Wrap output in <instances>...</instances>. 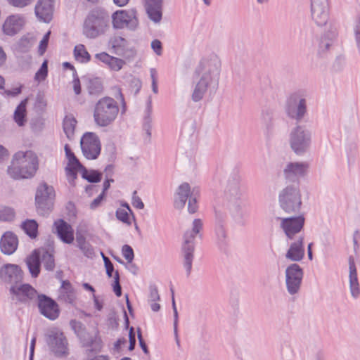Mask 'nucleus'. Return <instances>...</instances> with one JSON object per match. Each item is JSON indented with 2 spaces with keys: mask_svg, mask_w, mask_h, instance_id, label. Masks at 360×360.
Masks as SVG:
<instances>
[{
  "mask_svg": "<svg viewBox=\"0 0 360 360\" xmlns=\"http://www.w3.org/2000/svg\"><path fill=\"white\" fill-rule=\"evenodd\" d=\"M221 63L216 55L202 58L195 70L198 81L193 82L191 99L193 102L201 101L206 92L214 94L219 87Z\"/></svg>",
  "mask_w": 360,
  "mask_h": 360,
  "instance_id": "1",
  "label": "nucleus"
},
{
  "mask_svg": "<svg viewBox=\"0 0 360 360\" xmlns=\"http://www.w3.org/2000/svg\"><path fill=\"white\" fill-rule=\"evenodd\" d=\"M38 167V158L33 151H18L13 156L7 172L14 179H27L34 175Z\"/></svg>",
  "mask_w": 360,
  "mask_h": 360,
  "instance_id": "2",
  "label": "nucleus"
},
{
  "mask_svg": "<svg viewBox=\"0 0 360 360\" xmlns=\"http://www.w3.org/2000/svg\"><path fill=\"white\" fill-rule=\"evenodd\" d=\"M119 112L117 102L110 97L101 98L95 105L94 119L99 127H107L112 123Z\"/></svg>",
  "mask_w": 360,
  "mask_h": 360,
  "instance_id": "3",
  "label": "nucleus"
},
{
  "mask_svg": "<svg viewBox=\"0 0 360 360\" xmlns=\"http://www.w3.org/2000/svg\"><path fill=\"white\" fill-rule=\"evenodd\" d=\"M278 202L285 214L299 212L302 205V195L298 184H291L283 188L279 193Z\"/></svg>",
  "mask_w": 360,
  "mask_h": 360,
  "instance_id": "4",
  "label": "nucleus"
},
{
  "mask_svg": "<svg viewBox=\"0 0 360 360\" xmlns=\"http://www.w3.org/2000/svg\"><path fill=\"white\" fill-rule=\"evenodd\" d=\"M311 131L304 125H296L288 136L290 148L297 155H303L307 153L311 145Z\"/></svg>",
  "mask_w": 360,
  "mask_h": 360,
  "instance_id": "5",
  "label": "nucleus"
},
{
  "mask_svg": "<svg viewBox=\"0 0 360 360\" xmlns=\"http://www.w3.org/2000/svg\"><path fill=\"white\" fill-rule=\"evenodd\" d=\"M109 17L101 11H91L84 20L83 34L89 39H95L104 34L108 27Z\"/></svg>",
  "mask_w": 360,
  "mask_h": 360,
  "instance_id": "6",
  "label": "nucleus"
},
{
  "mask_svg": "<svg viewBox=\"0 0 360 360\" xmlns=\"http://www.w3.org/2000/svg\"><path fill=\"white\" fill-rule=\"evenodd\" d=\"M202 228V222L201 219H195L193 221L192 231H187L184 235L181 250L184 255V266L186 269L187 276L190 275L192 269L195 249L194 238L200 233Z\"/></svg>",
  "mask_w": 360,
  "mask_h": 360,
  "instance_id": "7",
  "label": "nucleus"
},
{
  "mask_svg": "<svg viewBox=\"0 0 360 360\" xmlns=\"http://www.w3.org/2000/svg\"><path fill=\"white\" fill-rule=\"evenodd\" d=\"M56 194L52 186L46 183L40 184L36 191L35 205L39 214H48L53 207Z\"/></svg>",
  "mask_w": 360,
  "mask_h": 360,
  "instance_id": "8",
  "label": "nucleus"
},
{
  "mask_svg": "<svg viewBox=\"0 0 360 360\" xmlns=\"http://www.w3.org/2000/svg\"><path fill=\"white\" fill-rule=\"evenodd\" d=\"M46 342L51 352L57 357H65L69 354L68 340L58 328H52L46 333Z\"/></svg>",
  "mask_w": 360,
  "mask_h": 360,
  "instance_id": "9",
  "label": "nucleus"
},
{
  "mask_svg": "<svg viewBox=\"0 0 360 360\" xmlns=\"http://www.w3.org/2000/svg\"><path fill=\"white\" fill-rule=\"evenodd\" d=\"M274 218L278 222L279 227L284 232L287 239L291 240L300 236L305 221L303 215L289 217L281 214L276 215Z\"/></svg>",
  "mask_w": 360,
  "mask_h": 360,
  "instance_id": "10",
  "label": "nucleus"
},
{
  "mask_svg": "<svg viewBox=\"0 0 360 360\" xmlns=\"http://www.w3.org/2000/svg\"><path fill=\"white\" fill-rule=\"evenodd\" d=\"M285 112L287 116L300 122L307 114V101L300 94H291L285 105Z\"/></svg>",
  "mask_w": 360,
  "mask_h": 360,
  "instance_id": "11",
  "label": "nucleus"
},
{
  "mask_svg": "<svg viewBox=\"0 0 360 360\" xmlns=\"http://www.w3.org/2000/svg\"><path fill=\"white\" fill-rule=\"evenodd\" d=\"M83 155L88 160H96L101 153V144L98 136L93 132H86L80 140Z\"/></svg>",
  "mask_w": 360,
  "mask_h": 360,
  "instance_id": "12",
  "label": "nucleus"
},
{
  "mask_svg": "<svg viewBox=\"0 0 360 360\" xmlns=\"http://www.w3.org/2000/svg\"><path fill=\"white\" fill-rule=\"evenodd\" d=\"M285 285L288 292L290 295L299 292L303 278V270L297 264H291L285 271Z\"/></svg>",
  "mask_w": 360,
  "mask_h": 360,
  "instance_id": "13",
  "label": "nucleus"
},
{
  "mask_svg": "<svg viewBox=\"0 0 360 360\" xmlns=\"http://www.w3.org/2000/svg\"><path fill=\"white\" fill-rule=\"evenodd\" d=\"M112 18L113 27L116 29L127 27L134 30L139 25L136 12L134 10L117 11L113 13Z\"/></svg>",
  "mask_w": 360,
  "mask_h": 360,
  "instance_id": "14",
  "label": "nucleus"
},
{
  "mask_svg": "<svg viewBox=\"0 0 360 360\" xmlns=\"http://www.w3.org/2000/svg\"><path fill=\"white\" fill-rule=\"evenodd\" d=\"M311 12L318 26L325 25L329 18V0H311Z\"/></svg>",
  "mask_w": 360,
  "mask_h": 360,
  "instance_id": "15",
  "label": "nucleus"
},
{
  "mask_svg": "<svg viewBox=\"0 0 360 360\" xmlns=\"http://www.w3.org/2000/svg\"><path fill=\"white\" fill-rule=\"evenodd\" d=\"M240 181V178L237 174L228 179L224 188V200L226 204L242 201Z\"/></svg>",
  "mask_w": 360,
  "mask_h": 360,
  "instance_id": "16",
  "label": "nucleus"
},
{
  "mask_svg": "<svg viewBox=\"0 0 360 360\" xmlns=\"http://www.w3.org/2000/svg\"><path fill=\"white\" fill-rule=\"evenodd\" d=\"M309 168V165L307 162H290L283 168V176L287 180L298 181L307 174Z\"/></svg>",
  "mask_w": 360,
  "mask_h": 360,
  "instance_id": "17",
  "label": "nucleus"
},
{
  "mask_svg": "<svg viewBox=\"0 0 360 360\" xmlns=\"http://www.w3.org/2000/svg\"><path fill=\"white\" fill-rule=\"evenodd\" d=\"M12 300L16 302H27L38 297L37 290L29 284H15L10 288Z\"/></svg>",
  "mask_w": 360,
  "mask_h": 360,
  "instance_id": "18",
  "label": "nucleus"
},
{
  "mask_svg": "<svg viewBox=\"0 0 360 360\" xmlns=\"http://www.w3.org/2000/svg\"><path fill=\"white\" fill-rule=\"evenodd\" d=\"M110 44L113 53L123 57L124 59H132L136 55V51L129 46L127 39L120 36H115L110 39Z\"/></svg>",
  "mask_w": 360,
  "mask_h": 360,
  "instance_id": "19",
  "label": "nucleus"
},
{
  "mask_svg": "<svg viewBox=\"0 0 360 360\" xmlns=\"http://www.w3.org/2000/svg\"><path fill=\"white\" fill-rule=\"evenodd\" d=\"M38 307L40 313L50 320H55L59 316L57 303L44 295H38Z\"/></svg>",
  "mask_w": 360,
  "mask_h": 360,
  "instance_id": "20",
  "label": "nucleus"
},
{
  "mask_svg": "<svg viewBox=\"0 0 360 360\" xmlns=\"http://www.w3.org/2000/svg\"><path fill=\"white\" fill-rule=\"evenodd\" d=\"M0 278L6 283L15 285L22 281V272L18 265L6 264L0 269Z\"/></svg>",
  "mask_w": 360,
  "mask_h": 360,
  "instance_id": "21",
  "label": "nucleus"
},
{
  "mask_svg": "<svg viewBox=\"0 0 360 360\" xmlns=\"http://www.w3.org/2000/svg\"><path fill=\"white\" fill-rule=\"evenodd\" d=\"M25 23V18L22 15H9L3 24V32L6 35L13 36L22 30Z\"/></svg>",
  "mask_w": 360,
  "mask_h": 360,
  "instance_id": "22",
  "label": "nucleus"
},
{
  "mask_svg": "<svg viewBox=\"0 0 360 360\" xmlns=\"http://www.w3.org/2000/svg\"><path fill=\"white\" fill-rule=\"evenodd\" d=\"M304 237L298 236L292 241L285 253V258L292 262H300L304 257Z\"/></svg>",
  "mask_w": 360,
  "mask_h": 360,
  "instance_id": "23",
  "label": "nucleus"
},
{
  "mask_svg": "<svg viewBox=\"0 0 360 360\" xmlns=\"http://www.w3.org/2000/svg\"><path fill=\"white\" fill-rule=\"evenodd\" d=\"M53 0H39L35 6V14L38 19L49 22L53 18Z\"/></svg>",
  "mask_w": 360,
  "mask_h": 360,
  "instance_id": "24",
  "label": "nucleus"
},
{
  "mask_svg": "<svg viewBox=\"0 0 360 360\" xmlns=\"http://www.w3.org/2000/svg\"><path fill=\"white\" fill-rule=\"evenodd\" d=\"M349 287L352 297L355 299L359 297L360 295V285L354 259L352 256L349 257Z\"/></svg>",
  "mask_w": 360,
  "mask_h": 360,
  "instance_id": "25",
  "label": "nucleus"
},
{
  "mask_svg": "<svg viewBox=\"0 0 360 360\" xmlns=\"http://www.w3.org/2000/svg\"><path fill=\"white\" fill-rule=\"evenodd\" d=\"M148 18L155 23L162 20V0H143Z\"/></svg>",
  "mask_w": 360,
  "mask_h": 360,
  "instance_id": "26",
  "label": "nucleus"
},
{
  "mask_svg": "<svg viewBox=\"0 0 360 360\" xmlns=\"http://www.w3.org/2000/svg\"><path fill=\"white\" fill-rule=\"evenodd\" d=\"M234 222L238 225H244L247 217L243 209V201L225 204Z\"/></svg>",
  "mask_w": 360,
  "mask_h": 360,
  "instance_id": "27",
  "label": "nucleus"
},
{
  "mask_svg": "<svg viewBox=\"0 0 360 360\" xmlns=\"http://www.w3.org/2000/svg\"><path fill=\"white\" fill-rule=\"evenodd\" d=\"M18 245V238L12 232H6L2 236L0 240V249L4 254L8 255L13 254L17 250Z\"/></svg>",
  "mask_w": 360,
  "mask_h": 360,
  "instance_id": "28",
  "label": "nucleus"
},
{
  "mask_svg": "<svg viewBox=\"0 0 360 360\" xmlns=\"http://www.w3.org/2000/svg\"><path fill=\"white\" fill-rule=\"evenodd\" d=\"M56 233L60 239L67 244H70L74 240L73 229L72 226L63 219H59L54 223Z\"/></svg>",
  "mask_w": 360,
  "mask_h": 360,
  "instance_id": "29",
  "label": "nucleus"
},
{
  "mask_svg": "<svg viewBox=\"0 0 360 360\" xmlns=\"http://www.w3.org/2000/svg\"><path fill=\"white\" fill-rule=\"evenodd\" d=\"M95 58L103 63L112 71L118 72L125 65L124 59L112 56L105 52L96 53Z\"/></svg>",
  "mask_w": 360,
  "mask_h": 360,
  "instance_id": "30",
  "label": "nucleus"
},
{
  "mask_svg": "<svg viewBox=\"0 0 360 360\" xmlns=\"http://www.w3.org/2000/svg\"><path fill=\"white\" fill-rule=\"evenodd\" d=\"M336 34L333 32L324 33L319 39L317 54L321 58H324L327 56L331 46L333 44Z\"/></svg>",
  "mask_w": 360,
  "mask_h": 360,
  "instance_id": "31",
  "label": "nucleus"
},
{
  "mask_svg": "<svg viewBox=\"0 0 360 360\" xmlns=\"http://www.w3.org/2000/svg\"><path fill=\"white\" fill-rule=\"evenodd\" d=\"M191 187L188 183L181 184L176 189L174 195V207L182 209L188 197H191Z\"/></svg>",
  "mask_w": 360,
  "mask_h": 360,
  "instance_id": "32",
  "label": "nucleus"
},
{
  "mask_svg": "<svg viewBox=\"0 0 360 360\" xmlns=\"http://www.w3.org/2000/svg\"><path fill=\"white\" fill-rule=\"evenodd\" d=\"M27 266L31 276L36 278L40 273L41 259L38 255V250H34L25 260Z\"/></svg>",
  "mask_w": 360,
  "mask_h": 360,
  "instance_id": "33",
  "label": "nucleus"
},
{
  "mask_svg": "<svg viewBox=\"0 0 360 360\" xmlns=\"http://www.w3.org/2000/svg\"><path fill=\"white\" fill-rule=\"evenodd\" d=\"M37 250L41 262L43 263L44 268L48 271H53L55 267L53 248L49 247L48 249L41 248Z\"/></svg>",
  "mask_w": 360,
  "mask_h": 360,
  "instance_id": "34",
  "label": "nucleus"
},
{
  "mask_svg": "<svg viewBox=\"0 0 360 360\" xmlns=\"http://www.w3.org/2000/svg\"><path fill=\"white\" fill-rule=\"evenodd\" d=\"M59 299L68 303H72L75 300V292L69 281H63L59 290Z\"/></svg>",
  "mask_w": 360,
  "mask_h": 360,
  "instance_id": "35",
  "label": "nucleus"
},
{
  "mask_svg": "<svg viewBox=\"0 0 360 360\" xmlns=\"http://www.w3.org/2000/svg\"><path fill=\"white\" fill-rule=\"evenodd\" d=\"M76 119L71 115H66L63 120V129L66 137L72 140L75 137V131L77 126Z\"/></svg>",
  "mask_w": 360,
  "mask_h": 360,
  "instance_id": "36",
  "label": "nucleus"
},
{
  "mask_svg": "<svg viewBox=\"0 0 360 360\" xmlns=\"http://www.w3.org/2000/svg\"><path fill=\"white\" fill-rule=\"evenodd\" d=\"M27 98L24 99L20 102V103L17 106L13 118L15 122L19 127H22L25 125L27 122L26 119V105L27 103Z\"/></svg>",
  "mask_w": 360,
  "mask_h": 360,
  "instance_id": "37",
  "label": "nucleus"
},
{
  "mask_svg": "<svg viewBox=\"0 0 360 360\" xmlns=\"http://www.w3.org/2000/svg\"><path fill=\"white\" fill-rule=\"evenodd\" d=\"M20 227L31 238L37 236L38 224L35 220L27 219L21 224Z\"/></svg>",
  "mask_w": 360,
  "mask_h": 360,
  "instance_id": "38",
  "label": "nucleus"
},
{
  "mask_svg": "<svg viewBox=\"0 0 360 360\" xmlns=\"http://www.w3.org/2000/svg\"><path fill=\"white\" fill-rule=\"evenodd\" d=\"M152 100L151 97L149 96L147 101V106L145 112V116L143 120V129L146 131L148 136L151 135V123H152Z\"/></svg>",
  "mask_w": 360,
  "mask_h": 360,
  "instance_id": "39",
  "label": "nucleus"
},
{
  "mask_svg": "<svg viewBox=\"0 0 360 360\" xmlns=\"http://www.w3.org/2000/svg\"><path fill=\"white\" fill-rule=\"evenodd\" d=\"M74 56L76 60L82 63H87L91 59L90 54L88 53L83 44H78L75 46Z\"/></svg>",
  "mask_w": 360,
  "mask_h": 360,
  "instance_id": "40",
  "label": "nucleus"
},
{
  "mask_svg": "<svg viewBox=\"0 0 360 360\" xmlns=\"http://www.w3.org/2000/svg\"><path fill=\"white\" fill-rule=\"evenodd\" d=\"M150 293L148 302L150 304L151 309L153 311H158L160 309V304L157 303L160 300V295L157 287L155 285H150Z\"/></svg>",
  "mask_w": 360,
  "mask_h": 360,
  "instance_id": "41",
  "label": "nucleus"
},
{
  "mask_svg": "<svg viewBox=\"0 0 360 360\" xmlns=\"http://www.w3.org/2000/svg\"><path fill=\"white\" fill-rule=\"evenodd\" d=\"M88 91L91 95L98 96L103 92V82L100 78H94L89 80L88 84Z\"/></svg>",
  "mask_w": 360,
  "mask_h": 360,
  "instance_id": "42",
  "label": "nucleus"
},
{
  "mask_svg": "<svg viewBox=\"0 0 360 360\" xmlns=\"http://www.w3.org/2000/svg\"><path fill=\"white\" fill-rule=\"evenodd\" d=\"M352 34L358 51H360V15H357L353 22Z\"/></svg>",
  "mask_w": 360,
  "mask_h": 360,
  "instance_id": "43",
  "label": "nucleus"
},
{
  "mask_svg": "<svg viewBox=\"0 0 360 360\" xmlns=\"http://www.w3.org/2000/svg\"><path fill=\"white\" fill-rule=\"evenodd\" d=\"M82 175L84 179L91 183H97L101 181L102 174L96 170L88 171L85 167H82Z\"/></svg>",
  "mask_w": 360,
  "mask_h": 360,
  "instance_id": "44",
  "label": "nucleus"
},
{
  "mask_svg": "<svg viewBox=\"0 0 360 360\" xmlns=\"http://www.w3.org/2000/svg\"><path fill=\"white\" fill-rule=\"evenodd\" d=\"M216 240L218 245L222 247L224 245L226 238V233L222 224L217 225L215 231Z\"/></svg>",
  "mask_w": 360,
  "mask_h": 360,
  "instance_id": "45",
  "label": "nucleus"
},
{
  "mask_svg": "<svg viewBox=\"0 0 360 360\" xmlns=\"http://www.w3.org/2000/svg\"><path fill=\"white\" fill-rule=\"evenodd\" d=\"M14 217L13 210L4 206H0V220L10 221Z\"/></svg>",
  "mask_w": 360,
  "mask_h": 360,
  "instance_id": "46",
  "label": "nucleus"
},
{
  "mask_svg": "<svg viewBox=\"0 0 360 360\" xmlns=\"http://www.w3.org/2000/svg\"><path fill=\"white\" fill-rule=\"evenodd\" d=\"M48 72V66H47V61H44L39 70L36 72L34 79L39 82H41L47 76Z\"/></svg>",
  "mask_w": 360,
  "mask_h": 360,
  "instance_id": "47",
  "label": "nucleus"
},
{
  "mask_svg": "<svg viewBox=\"0 0 360 360\" xmlns=\"http://www.w3.org/2000/svg\"><path fill=\"white\" fill-rule=\"evenodd\" d=\"M116 217L117 218V219H119L120 221H121L125 224H131L129 213L126 209H124V208L117 209L116 211Z\"/></svg>",
  "mask_w": 360,
  "mask_h": 360,
  "instance_id": "48",
  "label": "nucleus"
},
{
  "mask_svg": "<svg viewBox=\"0 0 360 360\" xmlns=\"http://www.w3.org/2000/svg\"><path fill=\"white\" fill-rule=\"evenodd\" d=\"M122 252L125 259L129 263H131L134 257V251L131 247L128 245H124L122 248Z\"/></svg>",
  "mask_w": 360,
  "mask_h": 360,
  "instance_id": "49",
  "label": "nucleus"
},
{
  "mask_svg": "<svg viewBox=\"0 0 360 360\" xmlns=\"http://www.w3.org/2000/svg\"><path fill=\"white\" fill-rule=\"evenodd\" d=\"M50 34L51 31L47 32L46 34L44 36L43 39L40 41L39 46V52L41 55L44 54V53L46 51Z\"/></svg>",
  "mask_w": 360,
  "mask_h": 360,
  "instance_id": "50",
  "label": "nucleus"
},
{
  "mask_svg": "<svg viewBox=\"0 0 360 360\" xmlns=\"http://www.w3.org/2000/svg\"><path fill=\"white\" fill-rule=\"evenodd\" d=\"M131 204L137 209L142 210L144 208V204L141 199L137 195V191H134L132 194Z\"/></svg>",
  "mask_w": 360,
  "mask_h": 360,
  "instance_id": "51",
  "label": "nucleus"
},
{
  "mask_svg": "<svg viewBox=\"0 0 360 360\" xmlns=\"http://www.w3.org/2000/svg\"><path fill=\"white\" fill-rule=\"evenodd\" d=\"M114 278L113 290L117 297H120L122 295V288L120 284V276L118 271L115 272Z\"/></svg>",
  "mask_w": 360,
  "mask_h": 360,
  "instance_id": "52",
  "label": "nucleus"
},
{
  "mask_svg": "<svg viewBox=\"0 0 360 360\" xmlns=\"http://www.w3.org/2000/svg\"><path fill=\"white\" fill-rule=\"evenodd\" d=\"M84 255L88 257H92L94 255V251L92 246L87 242L79 248Z\"/></svg>",
  "mask_w": 360,
  "mask_h": 360,
  "instance_id": "53",
  "label": "nucleus"
},
{
  "mask_svg": "<svg viewBox=\"0 0 360 360\" xmlns=\"http://www.w3.org/2000/svg\"><path fill=\"white\" fill-rule=\"evenodd\" d=\"M34 0H8V3L18 8H23L30 5Z\"/></svg>",
  "mask_w": 360,
  "mask_h": 360,
  "instance_id": "54",
  "label": "nucleus"
},
{
  "mask_svg": "<svg viewBox=\"0 0 360 360\" xmlns=\"http://www.w3.org/2000/svg\"><path fill=\"white\" fill-rule=\"evenodd\" d=\"M69 167L77 168L79 171L82 170V167H84L79 161L75 155H72L71 158L68 160Z\"/></svg>",
  "mask_w": 360,
  "mask_h": 360,
  "instance_id": "55",
  "label": "nucleus"
},
{
  "mask_svg": "<svg viewBox=\"0 0 360 360\" xmlns=\"http://www.w3.org/2000/svg\"><path fill=\"white\" fill-rule=\"evenodd\" d=\"M72 86L74 91L76 95H79L81 93V85L79 79L77 77V72H73V81H72Z\"/></svg>",
  "mask_w": 360,
  "mask_h": 360,
  "instance_id": "56",
  "label": "nucleus"
},
{
  "mask_svg": "<svg viewBox=\"0 0 360 360\" xmlns=\"http://www.w3.org/2000/svg\"><path fill=\"white\" fill-rule=\"evenodd\" d=\"M151 48L158 56H160L162 54V43L160 40L154 39L153 41H152Z\"/></svg>",
  "mask_w": 360,
  "mask_h": 360,
  "instance_id": "57",
  "label": "nucleus"
},
{
  "mask_svg": "<svg viewBox=\"0 0 360 360\" xmlns=\"http://www.w3.org/2000/svg\"><path fill=\"white\" fill-rule=\"evenodd\" d=\"M77 170H79L77 168H72L69 167L65 168L66 174L70 182L73 181L77 178Z\"/></svg>",
  "mask_w": 360,
  "mask_h": 360,
  "instance_id": "58",
  "label": "nucleus"
},
{
  "mask_svg": "<svg viewBox=\"0 0 360 360\" xmlns=\"http://www.w3.org/2000/svg\"><path fill=\"white\" fill-rule=\"evenodd\" d=\"M129 349L130 351H132L135 348L136 345V338H135V333L134 332V328L131 327L129 332Z\"/></svg>",
  "mask_w": 360,
  "mask_h": 360,
  "instance_id": "59",
  "label": "nucleus"
},
{
  "mask_svg": "<svg viewBox=\"0 0 360 360\" xmlns=\"http://www.w3.org/2000/svg\"><path fill=\"white\" fill-rule=\"evenodd\" d=\"M198 210L197 200L195 198L190 197L188 204V210L190 213H195Z\"/></svg>",
  "mask_w": 360,
  "mask_h": 360,
  "instance_id": "60",
  "label": "nucleus"
},
{
  "mask_svg": "<svg viewBox=\"0 0 360 360\" xmlns=\"http://www.w3.org/2000/svg\"><path fill=\"white\" fill-rule=\"evenodd\" d=\"M70 325L72 328L75 330V332L78 335H81L83 328L82 324L79 321H77L75 320H72L70 321Z\"/></svg>",
  "mask_w": 360,
  "mask_h": 360,
  "instance_id": "61",
  "label": "nucleus"
},
{
  "mask_svg": "<svg viewBox=\"0 0 360 360\" xmlns=\"http://www.w3.org/2000/svg\"><path fill=\"white\" fill-rule=\"evenodd\" d=\"M359 240H360V232L356 230L353 233V245H354V252H356L359 248Z\"/></svg>",
  "mask_w": 360,
  "mask_h": 360,
  "instance_id": "62",
  "label": "nucleus"
},
{
  "mask_svg": "<svg viewBox=\"0 0 360 360\" xmlns=\"http://www.w3.org/2000/svg\"><path fill=\"white\" fill-rule=\"evenodd\" d=\"M226 218V214L224 212L220 210H215V219L217 221V225L221 224V223L224 221Z\"/></svg>",
  "mask_w": 360,
  "mask_h": 360,
  "instance_id": "63",
  "label": "nucleus"
},
{
  "mask_svg": "<svg viewBox=\"0 0 360 360\" xmlns=\"http://www.w3.org/2000/svg\"><path fill=\"white\" fill-rule=\"evenodd\" d=\"M21 89L20 87H16L13 89L12 90H5L2 94L6 96H15L20 94Z\"/></svg>",
  "mask_w": 360,
  "mask_h": 360,
  "instance_id": "64",
  "label": "nucleus"
}]
</instances>
